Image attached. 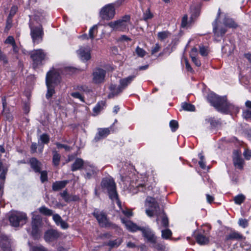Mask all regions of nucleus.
Returning a JSON list of instances; mask_svg holds the SVG:
<instances>
[{"label":"nucleus","mask_w":251,"mask_h":251,"mask_svg":"<svg viewBox=\"0 0 251 251\" xmlns=\"http://www.w3.org/2000/svg\"><path fill=\"white\" fill-rule=\"evenodd\" d=\"M101 186L102 189L107 190L109 198L113 201L115 200L118 205L121 208V202L119 199L114 180L112 179L104 178L101 181Z\"/></svg>","instance_id":"obj_1"},{"label":"nucleus","mask_w":251,"mask_h":251,"mask_svg":"<svg viewBox=\"0 0 251 251\" xmlns=\"http://www.w3.org/2000/svg\"><path fill=\"white\" fill-rule=\"evenodd\" d=\"M59 80V75L54 71L49 72L46 75V82L48 88L47 93L46 95L47 99H50L55 93L53 83H56Z\"/></svg>","instance_id":"obj_2"},{"label":"nucleus","mask_w":251,"mask_h":251,"mask_svg":"<svg viewBox=\"0 0 251 251\" xmlns=\"http://www.w3.org/2000/svg\"><path fill=\"white\" fill-rule=\"evenodd\" d=\"M46 53L42 49L34 50L30 52L29 55L34 69L43 65V62L46 59Z\"/></svg>","instance_id":"obj_3"},{"label":"nucleus","mask_w":251,"mask_h":251,"mask_svg":"<svg viewBox=\"0 0 251 251\" xmlns=\"http://www.w3.org/2000/svg\"><path fill=\"white\" fill-rule=\"evenodd\" d=\"M107 25L113 30L116 31H126L128 30L129 25L131 26L129 16H126L123 17L122 19L109 23Z\"/></svg>","instance_id":"obj_4"},{"label":"nucleus","mask_w":251,"mask_h":251,"mask_svg":"<svg viewBox=\"0 0 251 251\" xmlns=\"http://www.w3.org/2000/svg\"><path fill=\"white\" fill-rule=\"evenodd\" d=\"M27 219L25 213L17 211L12 213L9 216L10 225L14 227L24 225L26 223Z\"/></svg>","instance_id":"obj_5"},{"label":"nucleus","mask_w":251,"mask_h":251,"mask_svg":"<svg viewBox=\"0 0 251 251\" xmlns=\"http://www.w3.org/2000/svg\"><path fill=\"white\" fill-rule=\"evenodd\" d=\"M238 111V108L227 100L226 96L221 97V113L231 115Z\"/></svg>","instance_id":"obj_6"},{"label":"nucleus","mask_w":251,"mask_h":251,"mask_svg":"<svg viewBox=\"0 0 251 251\" xmlns=\"http://www.w3.org/2000/svg\"><path fill=\"white\" fill-rule=\"evenodd\" d=\"M146 206L149 207L146 213L150 217H152L159 212V206L155 199L151 197H148L146 200Z\"/></svg>","instance_id":"obj_7"},{"label":"nucleus","mask_w":251,"mask_h":251,"mask_svg":"<svg viewBox=\"0 0 251 251\" xmlns=\"http://www.w3.org/2000/svg\"><path fill=\"white\" fill-rule=\"evenodd\" d=\"M115 14V9L113 4H108L103 7L100 12V17L103 20H110L113 19Z\"/></svg>","instance_id":"obj_8"},{"label":"nucleus","mask_w":251,"mask_h":251,"mask_svg":"<svg viewBox=\"0 0 251 251\" xmlns=\"http://www.w3.org/2000/svg\"><path fill=\"white\" fill-rule=\"evenodd\" d=\"M93 215L97 219L100 226L105 227L111 226L114 228L115 227V225H113L108 222L107 216L104 212L95 210Z\"/></svg>","instance_id":"obj_9"},{"label":"nucleus","mask_w":251,"mask_h":251,"mask_svg":"<svg viewBox=\"0 0 251 251\" xmlns=\"http://www.w3.org/2000/svg\"><path fill=\"white\" fill-rule=\"evenodd\" d=\"M140 231L142 232L143 236L146 238L148 242L152 244L156 243L157 237L149 227H142L141 229H140Z\"/></svg>","instance_id":"obj_10"},{"label":"nucleus","mask_w":251,"mask_h":251,"mask_svg":"<svg viewBox=\"0 0 251 251\" xmlns=\"http://www.w3.org/2000/svg\"><path fill=\"white\" fill-rule=\"evenodd\" d=\"M241 151L235 150L233 152V162L235 167L239 170H242L244 167V161L241 156Z\"/></svg>","instance_id":"obj_11"},{"label":"nucleus","mask_w":251,"mask_h":251,"mask_svg":"<svg viewBox=\"0 0 251 251\" xmlns=\"http://www.w3.org/2000/svg\"><path fill=\"white\" fill-rule=\"evenodd\" d=\"M30 29V34L34 43H38L40 40H42L44 32L41 25L31 27Z\"/></svg>","instance_id":"obj_12"},{"label":"nucleus","mask_w":251,"mask_h":251,"mask_svg":"<svg viewBox=\"0 0 251 251\" xmlns=\"http://www.w3.org/2000/svg\"><path fill=\"white\" fill-rule=\"evenodd\" d=\"M106 71L102 69H96L93 73V81L99 84L104 81Z\"/></svg>","instance_id":"obj_13"},{"label":"nucleus","mask_w":251,"mask_h":251,"mask_svg":"<svg viewBox=\"0 0 251 251\" xmlns=\"http://www.w3.org/2000/svg\"><path fill=\"white\" fill-rule=\"evenodd\" d=\"M41 220L38 217L32 218L31 226V235L34 238H38L39 235V227L41 224Z\"/></svg>","instance_id":"obj_14"},{"label":"nucleus","mask_w":251,"mask_h":251,"mask_svg":"<svg viewBox=\"0 0 251 251\" xmlns=\"http://www.w3.org/2000/svg\"><path fill=\"white\" fill-rule=\"evenodd\" d=\"M91 50L89 47H81L77 50V53L79 57L82 60L87 61L91 58Z\"/></svg>","instance_id":"obj_15"},{"label":"nucleus","mask_w":251,"mask_h":251,"mask_svg":"<svg viewBox=\"0 0 251 251\" xmlns=\"http://www.w3.org/2000/svg\"><path fill=\"white\" fill-rule=\"evenodd\" d=\"M60 235V233L57 230L51 229L45 232L44 239L46 242H51L56 240Z\"/></svg>","instance_id":"obj_16"},{"label":"nucleus","mask_w":251,"mask_h":251,"mask_svg":"<svg viewBox=\"0 0 251 251\" xmlns=\"http://www.w3.org/2000/svg\"><path fill=\"white\" fill-rule=\"evenodd\" d=\"M220 9L218 10L217 16L214 21L212 23L213 32L214 34V39L217 41H219L220 32Z\"/></svg>","instance_id":"obj_17"},{"label":"nucleus","mask_w":251,"mask_h":251,"mask_svg":"<svg viewBox=\"0 0 251 251\" xmlns=\"http://www.w3.org/2000/svg\"><path fill=\"white\" fill-rule=\"evenodd\" d=\"M207 99L213 106L218 111H220V99L217 95L213 92H210L208 95Z\"/></svg>","instance_id":"obj_18"},{"label":"nucleus","mask_w":251,"mask_h":251,"mask_svg":"<svg viewBox=\"0 0 251 251\" xmlns=\"http://www.w3.org/2000/svg\"><path fill=\"white\" fill-rule=\"evenodd\" d=\"M0 246L3 251H12L8 237L2 234H0Z\"/></svg>","instance_id":"obj_19"},{"label":"nucleus","mask_w":251,"mask_h":251,"mask_svg":"<svg viewBox=\"0 0 251 251\" xmlns=\"http://www.w3.org/2000/svg\"><path fill=\"white\" fill-rule=\"evenodd\" d=\"M122 223L125 224L126 228L131 232H136L140 230L142 227L138 226L136 224L133 223L129 220H126L124 219H122Z\"/></svg>","instance_id":"obj_20"},{"label":"nucleus","mask_w":251,"mask_h":251,"mask_svg":"<svg viewBox=\"0 0 251 251\" xmlns=\"http://www.w3.org/2000/svg\"><path fill=\"white\" fill-rule=\"evenodd\" d=\"M29 163L31 168L35 173L41 172L42 164L40 161L37 160L36 158L32 157L30 159Z\"/></svg>","instance_id":"obj_21"},{"label":"nucleus","mask_w":251,"mask_h":251,"mask_svg":"<svg viewBox=\"0 0 251 251\" xmlns=\"http://www.w3.org/2000/svg\"><path fill=\"white\" fill-rule=\"evenodd\" d=\"M135 76L131 75L120 80L119 91H123L134 79Z\"/></svg>","instance_id":"obj_22"},{"label":"nucleus","mask_w":251,"mask_h":251,"mask_svg":"<svg viewBox=\"0 0 251 251\" xmlns=\"http://www.w3.org/2000/svg\"><path fill=\"white\" fill-rule=\"evenodd\" d=\"M61 197L67 202L71 201H75L79 200V198L77 196L70 195L68 193L67 190H64L60 193Z\"/></svg>","instance_id":"obj_23"},{"label":"nucleus","mask_w":251,"mask_h":251,"mask_svg":"<svg viewBox=\"0 0 251 251\" xmlns=\"http://www.w3.org/2000/svg\"><path fill=\"white\" fill-rule=\"evenodd\" d=\"M223 24L226 27L236 28L238 27V24L233 19L228 16H225L223 20Z\"/></svg>","instance_id":"obj_24"},{"label":"nucleus","mask_w":251,"mask_h":251,"mask_svg":"<svg viewBox=\"0 0 251 251\" xmlns=\"http://www.w3.org/2000/svg\"><path fill=\"white\" fill-rule=\"evenodd\" d=\"M157 215L156 222L158 224V222L161 220V225L165 228L168 227L169 226V221L166 215L162 211L161 212H158Z\"/></svg>","instance_id":"obj_25"},{"label":"nucleus","mask_w":251,"mask_h":251,"mask_svg":"<svg viewBox=\"0 0 251 251\" xmlns=\"http://www.w3.org/2000/svg\"><path fill=\"white\" fill-rule=\"evenodd\" d=\"M109 129L108 128H99V132L94 139V141L97 142L101 139L106 137L109 134Z\"/></svg>","instance_id":"obj_26"},{"label":"nucleus","mask_w":251,"mask_h":251,"mask_svg":"<svg viewBox=\"0 0 251 251\" xmlns=\"http://www.w3.org/2000/svg\"><path fill=\"white\" fill-rule=\"evenodd\" d=\"M52 218L55 224L57 226L60 225L63 229H66L68 227V224L62 219L59 214H55L52 215Z\"/></svg>","instance_id":"obj_27"},{"label":"nucleus","mask_w":251,"mask_h":251,"mask_svg":"<svg viewBox=\"0 0 251 251\" xmlns=\"http://www.w3.org/2000/svg\"><path fill=\"white\" fill-rule=\"evenodd\" d=\"M67 183V180L56 181L52 184V189L54 191H59L64 188Z\"/></svg>","instance_id":"obj_28"},{"label":"nucleus","mask_w":251,"mask_h":251,"mask_svg":"<svg viewBox=\"0 0 251 251\" xmlns=\"http://www.w3.org/2000/svg\"><path fill=\"white\" fill-rule=\"evenodd\" d=\"M105 106V101H100L98 102L93 109L92 115L94 116L98 115Z\"/></svg>","instance_id":"obj_29"},{"label":"nucleus","mask_w":251,"mask_h":251,"mask_svg":"<svg viewBox=\"0 0 251 251\" xmlns=\"http://www.w3.org/2000/svg\"><path fill=\"white\" fill-rule=\"evenodd\" d=\"M84 165L83 160L79 158H76L71 167V170L73 172L81 169Z\"/></svg>","instance_id":"obj_30"},{"label":"nucleus","mask_w":251,"mask_h":251,"mask_svg":"<svg viewBox=\"0 0 251 251\" xmlns=\"http://www.w3.org/2000/svg\"><path fill=\"white\" fill-rule=\"evenodd\" d=\"M3 100L2 105H3V113H2L3 116L4 118L6 119V120L10 122L12 120V116L11 113H10L9 112L8 109L7 108V107H6V102H5V100Z\"/></svg>","instance_id":"obj_31"},{"label":"nucleus","mask_w":251,"mask_h":251,"mask_svg":"<svg viewBox=\"0 0 251 251\" xmlns=\"http://www.w3.org/2000/svg\"><path fill=\"white\" fill-rule=\"evenodd\" d=\"M195 238L197 243L200 245H205L208 242V239L202 234H198Z\"/></svg>","instance_id":"obj_32"},{"label":"nucleus","mask_w":251,"mask_h":251,"mask_svg":"<svg viewBox=\"0 0 251 251\" xmlns=\"http://www.w3.org/2000/svg\"><path fill=\"white\" fill-rule=\"evenodd\" d=\"M119 86H117L115 85L111 84L109 87V89L111 91L110 93L108 95L109 98L113 97L115 95H117L122 91H119Z\"/></svg>","instance_id":"obj_33"},{"label":"nucleus","mask_w":251,"mask_h":251,"mask_svg":"<svg viewBox=\"0 0 251 251\" xmlns=\"http://www.w3.org/2000/svg\"><path fill=\"white\" fill-rule=\"evenodd\" d=\"M50 138L46 133L41 134L38 139V144L41 145L48 144L50 142Z\"/></svg>","instance_id":"obj_34"},{"label":"nucleus","mask_w":251,"mask_h":251,"mask_svg":"<svg viewBox=\"0 0 251 251\" xmlns=\"http://www.w3.org/2000/svg\"><path fill=\"white\" fill-rule=\"evenodd\" d=\"M122 241L123 240L121 238H118L116 240L109 241L106 245L111 248H117L121 245Z\"/></svg>","instance_id":"obj_35"},{"label":"nucleus","mask_w":251,"mask_h":251,"mask_svg":"<svg viewBox=\"0 0 251 251\" xmlns=\"http://www.w3.org/2000/svg\"><path fill=\"white\" fill-rule=\"evenodd\" d=\"M53 157H52V163L54 166H58L59 164L60 161V155L56 151H52Z\"/></svg>","instance_id":"obj_36"},{"label":"nucleus","mask_w":251,"mask_h":251,"mask_svg":"<svg viewBox=\"0 0 251 251\" xmlns=\"http://www.w3.org/2000/svg\"><path fill=\"white\" fill-rule=\"evenodd\" d=\"M39 211L40 213L46 216H51L53 215V211L45 206H41L39 208Z\"/></svg>","instance_id":"obj_37"},{"label":"nucleus","mask_w":251,"mask_h":251,"mask_svg":"<svg viewBox=\"0 0 251 251\" xmlns=\"http://www.w3.org/2000/svg\"><path fill=\"white\" fill-rule=\"evenodd\" d=\"M243 238V236L237 232H232L230 233L226 237L227 239L240 240Z\"/></svg>","instance_id":"obj_38"},{"label":"nucleus","mask_w":251,"mask_h":251,"mask_svg":"<svg viewBox=\"0 0 251 251\" xmlns=\"http://www.w3.org/2000/svg\"><path fill=\"white\" fill-rule=\"evenodd\" d=\"M181 107L185 111H194L195 110V107L194 105L187 102L182 103Z\"/></svg>","instance_id":"obj_39"},{"label":"nucleus","mask_w":251,"mask_h":251,"mask_svg":"<svg viewBox=\"0 0 251 251\" xmlns=\"http://www.w3.org/2000/svg\"><path fill=\"white\" fill-rule=\"evenodd\" d=\"M172 235V232L169 229H165L161 231V237L164 239H169Z\"/></svg>","instance_id":"obj_40"},{"label":"nucleus","mask_w":251,"mask_h":251,"mask_svg":"<svg viewBox=\"0 0 251 251\" xmlns=\"http://www.w3.org/2000/svg\"><path fill=\"white\" fill-rule=\"evenodd\" d=\"M170 35L169 32L167 31H164L159 32L157 34L158 39L160 41H163L167 38Z\"/></svg>","instance_id":"obj_41"},{"label":"nucleus","mask_w":251,"mask_h":251,"mask_svg":"<svg viewBox=\"0 0 251 251\" xmlns=\"http://www.w3.org/2000/svg\"><path fill=\"white\" fill-rule=\"evenodd\" d=\"M7 172V169L4 168L2 163L0 162V172H1V174H0V178H1L2 180H4Z\"/></svg>","instance_id":"obj_42"},{"label":"nucleus","mask_w":251,"mask_h":251,"mask_svg":"<svg viewBox=\"0 0 251 251\" xmlns=\"http://www.w3.org/2000/svg\"><path fill=\"white\" fill-rule=\"evenodd\" d=\"M135 52L139 57H144L147 53L146 51L143 49L137 47L135 49Z\"/></svg>","instance_id":"obj_43"},{"label":"nucleus","mask_w":251,"mask_h":251,"mask_svg":"<svg viewBox=\"0 0 251 251\" xmlns=\"http://www.w3.org/2000/svg\"><path fill=\"white\" fill-rule=\"evenodd\" d=\"M97 32V26L94 25L89 31V38L93 39L95 37V34Z\"/></svg>","instance_id":"obj_44"},{"label":"nucleus","mask_w":251,"mask_h":251,"mask_svg":"<svg viewBox=\"0 0 251 251\" xmlns=\"http://www.w3.org/2000/svg\"><path fill=\"white\" fill-rule=\"evenodd\" d=\"M245 199V197L242 195H239L234 198L235 203L238 204H241Z\"/></svg>","instance_id":"obj_45"},{"label":"nucleus","mask_w":251,"mask_h":251,"mask_svg":"<svg viewBox=\"0 0 251 251\" xmlns=\"http://www.w3.org/2000/svg\"><path fill=\"white\" fill-rule=\"evenodd\" d=\"M242 116L247 120L251 121V109L244 110L243 112Z\"/></svg>","instance_id":"obj_46"},{"label":"nucleus","mask_w":251,"mask_h":251,"mask_svg":"<svg viewBox=\"0 0 251 251\" xmlns=\"http://www.w3.org/2000/svg\"><path fill=\"white\" fill-rule=\"evenodd\" d=\"M41 174L40 179L42 183L48 181V174L46 171L41 170V172H39Z\"/></svg>","instance_id":"obj_47"},{"label":"nucleus","mask_w":251,"mask_h":251,"mask_svg":"<svg viewBox=\"0 0 251 251\" xmlns=\"http://www.w3.org/2000/svg\"><path fill=\"white\" fill-rule=\"evenodd\" d=\"M238 224L240 226L243 228H246L249 225L248 221L245 219H239L238 221Z\"/></svg>","instance_id":"obj_48"},{"label":"nucleus","mask_w":251,"mask_h":251,"mask_svg":"<svg viewBox=\"0 0 251 251\" xmlns=\"http://www.w3.org/2000/svg\"><path fill=\"white\" fill-rule=\"evenodd\" d=\"M200 53L201 55L206 56L208 53V50L207 48L201 45L200 46Z\"/></svg>","instance_id":"obj_49"},{"label":"nucleus","mask_w":251,"mask_h":251,"mask_svg":"<svg viewBox=\"0 0 251 251\" xmlns=\"http://www.w3.org/2000/svg\"><path fill=\"white\" fill-rule=\"evenodd\" d=\"M18 7L16 6H13L10 11L8 18L12 19L17 11Z\"/></svg>","instance_id":"obj_50"},{"label":"nucleus","mask_w":251,"mask_h":251,"mask_svg":"<svg viewBox=\"0 0 251 251\" xmlns=\"http://www.w3.org/2000/svg\"><path fill=\"white\" fill-rule=\"evenodd\" d=\"M90 168L91 170H90L89 172H87L85 175V177L88 179L91 178L92 176L96 173L95 170L93 168L91 167Z\"/></svg>","instance_id":"obj_51"},{"label":"nucleus","mask_w":251,"mask_h":251,"mask_svg":"<svg viewBox=\"0 0 251 251\" xmlns=\"http://www.w3.org/2000/svg\"><path fill=\"white\" fill-rule=\"evenodd\" d=\"M161 49L160 45L157 43L155 45L154 47H153L151 50V54H154V53L158 52Z\"/></svg>","instance_id":"obj_52"},{"label":"nucleus","mask_w":251,"mask_h":251,"mask_svg":"<svg viewBox=\"0 0 251 251\" xmlns=\"http://www.w3.org/2000/svg\"><path fill=\"white\" fill-rule=\"evenodd\" d=\"M71 96L76 99L80 100L81 101H84L83 97L79 92H74L71 94Z\"/></svg>","instance_id":"obj_53"},{"label":"nucleus","mask_w":251,"mask_h":251,"mask_svg":"<svg viewBox=\"0 0 251 251\" xmlns=\"http://www.w3.org/2000/svg\"><path fill=\"white\" fill-rule=\"evenodd\" d=\"M12 26V19L8 18L6 22V25L5 28V31L8 32Z\"/></svg>","instance_id":"obj_54"},{"label":"nucleus","mask_w":251,"mask_h":251,"mask_svg":"<svg viewBox=\"0 0 251 251\" xmlns=\"http://www.w3.org/2000/svg\"><path fill=\"white\" fill-rule=\"evenodd\" d=\"M55 145H56V146L57 147V148L58 149L63 148L66 151H70L71 149L70 147H69L67 145H64V144H60L59 143H56Z\"/></svg>","instance_id":"obj_55"},{"label":"nucleus","mask_w":251,"mask_h":251,"mask_svg":"<svg viewBox=\"0 0 251 251\" xmlns=\"http://www.w3.org/2000/svg\"><path fill=\"white\" fill-rule=\"evenodd\" d=\"M192 61L194 63V64L197 66H200L201 65L200 61L196 57V56H193V54H192V56L191 57Z\"/></svg>","instance_id":"obj_56"},{"label":"nucleus","mask_w":251,"mask_h":251,"mask_svg":"<svg viewBox=\"0 0 251 251\" xmlns=\"http://www.w3.org/2000/svg\"><path fill=\"white\" fill-rule=\"evenodd\" d=\"M15 42V41L13 37L12 36H8L5 41V44H9L11 45H12Z\"/></svg>","instance_id":"obj_57"},{"label":"nucleus","mask_w":251,"mask_h":251,"mask_svg":"<svg viewBox=\"0 0 251 251\" xmlns=\"http://www.w3.org/2000/svg\"><path fill=\"white\" fill-rule=\"evenodd\" d=\"M243 154L246 159L249 160L251 157V151L246 150L244 152Z\"/></svg>","instance_id":"obj_58"},{"label":"nucleus","mask_w":251,"mask_h":251,"mask_svg":"<svg viewBox=\"0 0 251 251\" xmlns=\"http://www.w3.org/2000/svg\"><path fill=\"white\" fill-rule=\"evenodd\" d=\"M187 19L188 17L187 15H184L181 21V26L182 27H185L187 25Z\"/></svg>","instance_id":"obj_59"},{"label":"nucleus","mask_w":251,"mask_h":251,"mask_svg":"<svg viewBox=\"0 0 251 251\" xmlns=\"http://www.w3.org/2000/svg\"><path fill=\"white\" fill-rule=\"evenodd\" d=\"M123 213L127 217H131L133 215V213L131 210L129 209L123 210Z\"/></svg>","instance_id":"obj_60"},{"label":"nucleus","mask_w":251,"mask_h":251,"mask_svg":"<svg viewBox=\"0 0 251 251\" xmlns=\"http://www.w3.org/2000/svg\"><path fill=\"white\" fill-rule=\"evenodd\" d=\"M32 251H47V250L43 246L33 247Z\"/></svg>","instance_id":"obj_61"},{"label":"nucleus","mask_w":251,"mask_h":251,"mask_svg":"<svg viewBox=\"0 0 251 251\" xmlns=\"http://www.w3.org/2000/svg\"><path fill=\"white\" fill-rule=\"evenodd\" d=\"M184 61L186 66V68L187 70V71L189 72H192L193 69L191 67L190 64L189 63L188 60L186 58H184Z\"/></svg>","instance_id":"obj_62"},{"label":"nucleus","mask_w":251,"mask_h":251,"mask_svg":"<svg viewBox=\"0 0 251 251\" xmlns=\"http://www.w3.org/2000/svg\"><path fill=\"white\" fill-rule=\"evenodd\" d=\"M37 148V144L36 143H32L30 147L31 153H35L36 152Z\"/></svg>","instance_id":"obj_63"},{"label":"nucleus","mask_w":251,"mask_h":251,"mask_svg":"<svg viewBox=\"0 0 251 251\" xmlns=\"http://www.w3.org/2000/svg\"><path fill=\"white\" fill-rule=\"evenodd\" d=\"M152 17V15L150 12V10L148 9L146 12L144 14V18L145 20H148Z\"/></svg>","instance_id":"obj_64"}]
</instances>
